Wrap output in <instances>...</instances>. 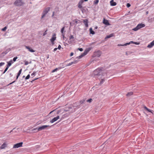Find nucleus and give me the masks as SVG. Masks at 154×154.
<instances>
[{
    "label": "nucleus",
    "mask_w": 154,
    "mask_h": 154,
    "mask_svg": "<svg viewBox=\"0 0 154 154\" xmlns=\"http://www.w3.org/2000/svg\"><path fill=\"white\" fill-rule=\"evenodd\" d=\"M24 77H25V76H23V78H24Z\"/></svg>",
    "instance_id": "obj_61"
},
{
    "label": "nucleus",
    "mask_w": 154,
    "mask_h": 154,
    "mask_svg": "<svg viewBox=\"0 0 154 154\" xmlns=\"http://www.w3.org/2000/svg\"><path fill=\"white\" fill-rule=\"evenodd\" d=\"M153 41H154V40Z\"/></svg>",
    "instance_id": "obj_64"
},
{
    "label": "nucleus",
    "mask_w": 154,
    "mask_h": 154,
    "mask_svg": "<svg viewBox=\"0 0 154 154\" xmlns=\"http://www.w3.org/2000/svg\"><path fill=\"white\" fill-rule=\"evenodd\" d=\"M145 25L144 24L140 23L138 24L137 26L135 28L132 29L133 30L136 31L141 28L144 27Z\"/></svg>",
    "instance_id": "obj_3"
},
{
    "label": "nucleus",
    "mask_w": 154,
    "mask_h": 154,
    "mask_svg": "<svg viewBox=\"0 0 154 154\" xmlns=\"http://www.w3.org/2000/svg\"><path fill=\"white\" fill-rule=\"evenodd\" d=\"M74 37L73 35H71L69 37V44H72L74 41Z\"/></svg>",
    "instance_id": "obj_11"
},
{
    "label": "nucleus",
    "mask_w": 154,
    "mask_h": 154,
    "mask_svg": "<svg viewBox=\"0 0 154 154\" xmlns=\"http://www.w3.org/2000/svg\"><path fill=\"white\" fill-rule=\"evenodd\" d=\"M64 29H65V27H63L61 29V32L62 33H64L63 32H64Z\"/></svg>",
    "instance_id": "obj_28"
},
{
    "label": "nucleus",
    "mask_w": 154,
    "mask_h": 154,
    "mask_svg": "<svg viewBox=\"0 0 154 154\" xmlns=\"http://www.w3.org/2000/svg\"><path fill=\"white\" fill-rule=\"evenodd\" d=\"M38 128H36L33 129L32 130V131H35V130H38Z\"/></svg>",
    "instance_id": "obj_49"
},
{
    "label": "nucleus",
    "mask_w": 154,
    "mask_h": 154,
    "mask_svg": "<svg viewBox=\"0 0 154 154\" xmlns=\"http://www.w3.org/2000/svg\"><path fill=\"white\" fill-rule=\"evenodd\" d=\"M134 44H136V45H139L140 43L139 42H134Z\"/></svg>",
    "instance_id": "obj_48"
},
{
    "label": "nucleus",
    "mask_w": 154,
    "mask_h": 154,
    "mask_svg": "<svg viewBox=\"0 0 154 154\" xmlns=\"http://www.w3.org/2000/svg\"><path fill=\"white\" fill-rule=\"evenodd\" d=\"M88 0H81L78 3V7L79 8L81 9V10H82V12H83V11L82 10V5L84 1L86 2Z\"/></svg>",
    "instance_id": "obj_5"
},
{
    "label": "nucleus",
    "mask_w": 154,
    "mask_h": 154,
    "mask_svg": "<svg viewBox=\"0 0 154 154\" xmlns=\"http://www.w3.org/2000/svg\"><path fill=\"white\" fill-rule=\"evenodd\" d=\"M7 63H8V64L6 66L7 67H8L9 68V67L11 65V63L10 62H8Z\"/></svg>",
    "instance_id": "obj_27"
},
{
    "label": "nucleus",
    "mask_w": 154,
    "mask_h": 154,
    "mask_svg": "<svg viewBox=\"0 0 154 154\" xmlns=\"http://www.w3.org/2000/svg\"><path fill=\"white\" fill-rule=\"evenodd\" d=\"M17 58V57H14L13 58V62H15L16 61V60Z\"/></svg>",
    "instance_id": "obj_35"
},
{
    "label": "nucleus",
    "mask_w": 154,
    "mask_h": 154,
    "mask_svg": "<svg viewBox=\"0 0 154 154\" xmlns=\"http://www.w3.org/2000/svg\"><path fill=\"white\" fill-rule=\"evenodd\" d=\"M154 45V41H153L151 42L149 44L147 47L149 48H152Z\"/></svg>",
    "instance_id": "obj_15"
},
{
    "label": "nucleus",
    "mask_w": 154,
    "mask_h": 154,
    "mask_svg": "<svg viewBox=\"0 0 154 154\" xmlns=\"http://www.w3.org/2000/svg\"><path fill=\"white\" fill-rule=\"evenodd\" d=\"M105 81V79L104 78L101 79L100 81V84H102L103 82Z\"/></svg>",
    "instance_id": "obj_26"
},
{
    "label": "nucleus",
    "mask_w": 154,
    "mask_h": 154,
    "mask_svg": "<svg viewBox=\"0 0 154 154\" xmlns=\"http://www.w3.org/2000/svg\"><path fill=\"white\" fill-rule=\"evenodd\" d=\"M101 52L100 51H97L94 53V57H99L101 54Z\"/></svg>",
    "instance_id": "obj_9"
},
{
    "label": "nucleus",
    "mask_w": 154,
    "mask_h": 154,
    "mask_svg": "<svg viewBox=\"0 0 154 154\" xmlns=\"http://www.w3.org/2000/svg\"><path fill=\"white\" fill-rule=\"evenodd\" d=\"M143 107H144V109L146 110V111H148L149 112H151L152 113V111L150 109H148L146 106H145Z\"/></svg>",
    "instance_id": "obj_21"
},
{
    "label": "nucleus",
    "mask_w": 154,
    "mask_h": 154,
    "mask_svg": "<svg viewBox=\"0 0 154 154\" xmlns=\"http://www.w3.org/2000/svg\"><path fill=\"white\" fill-rule=\"evenodd\" d=\"M102 75H103V74H102Z\"/></svg>",
    "instance_id": "obj_63"
},
{
    "label": "nucleus",
    "mask_w": 154,
    "mask_h": 154,
    "mask_svg": "<svg viewBox=\"0 0 154 154\" xmlns=\"http://www.w3.org/2000/svg\"><path fill=\"white\" fill-rule=\"evenodd\" d=\"M56 110V109H55L54 110H53L50 113H49V114H51V113H52V112H54V111H55V110Z\"/></svg>",
    "instance_id": "obj_55"
},
{
    "label": "nucleus",
    "mask_w": 154,
    "mask_h": 154,
    "mask_svg": "<svg viewBox=\"0 0 154 154\" xmlns=\"http://www.w3.org/2000/svg\"><path fill=\"white\" fill-rule=\"evenodd\" d=\"M103 23L106 25H110V24L108 20H106L105 18H104L103 19Z\"/></svg>",
    "instance_id": "obj_14"
},
{
    "label": "nucleus",
    "mask_w": 154,
    "mask_h": 154,
    "mask_svg": "<svg viewBox=\"0 0 154 154\" xmlns=\"http://www.w3.org/2000/svg\"><path fill=\"white\" fill-rule=\"evenodd\" d=\"M90 32L91 34L94 35L95 34L94 32L92 30L91 28L90 29Z\"/></svg>",
    "instance_id": "obj_23"
},
{
    "label": "nucleus",
    "mask_w": 154,
    "mask_h": 154,
    "mask_svg": "<svg viewBox=\"0 0 154 154\" xmlns=\"http://www.w3.org/2000/svg\"><path fill=\"white\" fill-rule=\"evenodd\" d=\"M54 12H53V14H52V17H54Z\"/></svg>",
    "instance_id": "obj_53"
},
{
    "label": "nucleus",
    "mask_w": 154,
    "mask_h": 154,
    "mask_svg": "<svg viewBox=\"0 0 154 154\" xmlns=\"http://www.w3.org/2000/svg\"><path fill=\"white\" fill-rule=\"evenodd\" d=\"M126 5L127 7L129 8L131 6V5L129 3H128Z\"/></svg>",
    "instance_id": "obj_42"
},
{
    "label": "nucleus",
    "mask_w": 154,
    "mask_h": 154,
    "mask_svg": "<svg viewBox=\"0 0 154 154\" xmlns=\"http://www.w3.org/2000/svg\"><path fill=\"white\" fill-rule=\"evenodd\" d=\"M113 36H114L113 33L109 35H107L106 36L105 38V39L109 38L110 37Z\"/></svg>",
    "instance_id": "obj_20"
},
{
    "label": "nucleus",
    "mask_w": 154,
    "mask_h": 154,
    "mask_svg": "<svg viewBox=\"0 0 154 154\" xmlns=\"http://www.w3.org/2000/svg\"><path fill=\"white\" fill-rule=\"evenodd\" d=\"M90 50H85L82 54L80 56L77 57V58H78V59L81 58L83 57L86 55Z\"/></svg>",
    "instance_id": "obj_6"
},
{
    "label": "nucleus",
    "mask_w": 154,
    "mask_h": 154,
    "mask_svg": "<svg viewBox=\"0 0 154 154\" xmlns=\"http://www.w3.org/2000/svg\"><path fill=\"white\" fill-rule=\"evenodd\" d=\"M56 34L55 33H54L52 35V38L50 39V41L52 42L53 45L54 44V42L56 40Z\"/></svg>",
    "instance_id": "obj_10"
},
{
    "label": "nucleus",
    "mask_w": 154,
    "mask_h": 154,
    "mask_svg": "<svg viewBox=\"0 0 154 154\" xmlns=\"http://www.w3.org/2000/svg\"><path fill=\"white\" fill-rule=\"evenodd\" d=\"M12 131V130H11V131H10V133H11Z\"/></svg>",
    "instance_id": "obj_59"
},
{
    "label": "nucleus",
    "mask_w": 154,
    "mask_h": 154,
    "mask_svg": "<svg viewBox=\"0 0 154 154\" xmlns=\"http://www.w3.org/2000/svg\"><path fill=\"white\" fill-rule=\"evenodd\" d=\"M9 62H10L11 64L13 63V61L12 60H10Z\"/></svg>",
    "instance_id": "obj_52"
},
{
    "label": "nucleus",
    "mask_w": 154,
    "mask_h": 154,
    "mask_svg": "<svg viewBox=\"0 0 154 154\" xmlns=\"http://www.w3.org/2000/svg\"><path fill=\"white\" fill-rule=\"evenodd\" d=\"M29 64V63L28 61H25V65H26Z\"/></svg>",
    "instance_id": "obj_46"
},
{
    "label": "nucleus",
    "mask_w": 154,
    "mask_h": 154,
    "mask_svg": "<svg viewBox=\"0 0 154 154\" xmlns=\"http://www.w3.org/2000/svg\"><path fill=\"white\" fill-rule=\"evenodd\" d=\"M99 2V0H95V1L94 2V4H97Z\"/></svg>",
    "instance_id": "obj_34"
},
{
    "label": "nucleus",
    "mask_w": 154,
    "mask_h": 154,
    "mask_svg": "<svg viewBox=\"0 0 154 154\" xmlns=\"http://www.w3.org/2000/svg\"><path fill=\"white\" fill-rule=\"evenodd\" d=\"M134 42L132 41H131L129 43H125L123 45H118V46H126L128 45H129L131 43L134 44Z\"/></svg>",
    "instance_id": "obj_16"
},
{
    "label": "nucleus",
    "mask_w": 154,
    "mask_h": 154,
    "mask_svg": "<svg viewBox=\"0 0 154 154\" xmlns=\"http://www.w3.org/2000/svg\"><path fill=\"white\" fill-rule=\"evenodd\" d=\"M62 35L63 36V38H64L65 37V33H62Z\"/></svg>",
    "instance_id": "obj_50"
},
{
    "label": "nucleus",
    "mask_w": 154,
    "mask_h": 154,
    "mask_svg": "<svg viewBox=\"0 0 154 154\" xmlns=\"http://www.w3.org/2000/svg\"><path fill=\"white\" fill-rule=\"evenodd\" d=\"M50 127V126H49L48 125H44L42 126H41L40 127L38 128V131H36V132L45 129L47 127Z\"/></svg>",
    "instance_id": "obj_7"
},
{
    "label": "nucleus",
    "mask_w": 154,
    "mask_h": 154,
    "mask_svg": "<svg viewBox=\"0 0 154 154\" xmlns=\"http://www.w3.org/2000/svg\"><path fill=\"white\" fill-rule=\"evenodd\" d=\"M79 105H78L77 103H74L73 104V106L74 107L75 106H78Z\"/></svg>",
    "instance_id": "obj_29"
},
{
    "label": "nucleus",
    "mask_w": 154,
    "mask_h": 154,
    "mask_svg": "<svg viewBox=\"0 0 154 154\" xmlns=\"http://www.w3.org/2000/svg\"><path fill=\"white\" fill-rule=\"evenodd\" d=\"M47 31V30H46L45 32L43 33V35L45 36L47 34L46 32Z\"/></svg>",
    "instance_id": "obj_45"
},
{
    "label": "nucleus",
    "mask_w": 154,
    "mask_h": 154,
    "mask_svg": "<svg viewBox=\"0 0 154 154\" xmlns=\"http://www.w3.org/2000/svg\"><path fill=\"white\" fill-rule=\"evenodd\" d=\"M6 144L5 143H4L1 145V146L0 147V148L2 149H4L6 147Z\"/></svg>",
    "instance_id": "obj_19"
},
{
    "label": "nucleus",
    "mask_w": 154,
    "mask_h": 154,
    "mask_svg": "<svg viewBox=\"0 0 154 154\" xmlns=\"http://www.w3.org/2000/svg\"><path fill=\"white\" fill-rule=\"evenodd\" d=\"M92 101V99L91 98H90L87 100V101L88 102L91 103Z\"/></svg>",
    "instance_id": "obj_31"
},
{
    "label": "nucleus",
    "mask_w": 154,
    "mask_h": 154,
    "mask_svg": "<svg viewBox=\"0 0 154 154\" xmlns=\"http://www.w3.org/2000/svg\"><path fill=\"white\" fill-rule=\"evenodd\" d=\"M50 8L48 7L45 8L43 11L42 12V18H44L45 15L47 14L48 12L50 11Z\"/></svg>",
    "instance_id": "obj_4"
},
{
    "label": "nucleus",
    "mask_w": 154,
    "mask_h": 154,
    "mask_svg": "<svg viewBox=\"0 0 154 154\" xmlns=\"http://www.w3.org/2000/svg\"><path fill=\"white\" fill-rule=\"evenodd\" d=\"M78 61V60H75L74 61L72 62V63H73V64H75V63H77Z\"/></svg>",
    "instance_id": "obj_39"
},
{
    "label": "nucleus",
    "mask_w": 154,
    "mask_h": 154,
    "mask_svg": "<svg viewBox=\"0 0 154 154\" xmlns=\"http://www.w3.org/2000/svg\"><path fill=\"white\" fill-rule=\"evenodd\" d=\"M30 78V75L29 74L26 77L25 79V80H26L28 79H29Z\"/></svg>",
    "instance_id": "obj_30"
},
{
    "label": "nucleus",
    "mask_w": 154,
    "mask_h": 154,
    "mask_svg": "<svg viewBox=\"0 0 154 154\" xmlns=\"http://www.w3.org/2000/svg\"><path fill=\"white\" fill-rule=\"evenodd\" d=\"M25 47L29 51L31 52H35V51L34 50L32 49L31 47H29V46H25Z\"/></svg>",
    "instance_id": "obj_13"
},
{
    "label": "nucleus",
    "mask_w": 154,
    "mask_h": 154,
    "mask_svg": "<svg viewBox=\"0 0 154 154\" xmlns=\"http://www.w3.org/2000/svg\"><path fill=\"white\" fill-rule=\"evenodd\" d=\"M78 50H79V51H82L83 50V49L82 48H78Z\"/></svg>",
    "instance_id": "obj_44"
},
{
    "label": "nucleus",
    "mask_w": 154,
    "mask_h": 154,
    "mask_svg": "<svg viewBox=\"0 0 154 154\" xmlns=\"http://www.w3.org/2000/svg\"><path fill=\"white\" fill-rule=\"evenodd\" d=\"M10 77H12L13 76V75L11 73L10 74Z\"/></svg>",
    "instance_id": "obj_58"
},
{
    "label": "nucleus",
    "mask_w": 154,
    "mask_h": 154,
    "mask_svg": "<svg viewBox=\"0 0 154 154\" xmlns=\"http://www.w3.org/2000/svg\"><path fill=\"white\" fill-rule=\"evenodd\" d=\"M85 101V100H83L80 101V103L81 104L83 103Z\"/></svg>",
    "instance_id": "obj_43"
},
{
    "label": "nucleus",
    "mask_w": 154,
    "mask_h": 154,
    "mask_svg": "<svg viewBox=\"0 0 154 154\" xmlns=\"http://www.w3.org/2000/svg\"><path fill=\"white\" fill-rule=\"evenodd\" d=\"M23 143L22 142L16 143L14 145L13 148H17L22 146Z\"/></svg>",
    "instance_id": "obj_8"
},
{
    "label": "nucleus",
    "mask_w": 154,
    "mask_h": 154,
    "mask_svg": "<svg viewBox=\"0 0 154 154\" xmlns=\"http://www.w3.org/2000/svg\"><path fill=\"white\" fill-rule=\"evenodd\" d=\"M38 79V78H36V79H35L34 80H36V79Z\"/></svg>",
    "instance_id": "obj_62"
},
{
    "label": "nucleus",
    "mask_w": 154,
    "mask_h": 154,
    "mask_svg": "<svg viewBox=\"0 0 154 154\" xmlns=\"http://www.w3.org/2000/svg\"><path fill=\"white\" fill-rule=\"evenodd\" d=\"M72 64H73V63H72V62L71 63H69L67 65V66H69L72 65Z\"/></svg>",
    "instance_id": "obj_40"
},
{
    "label": "nucleus",
    "mask_w": 154,
    "mask_h": 154,
    "mask_svg": "<svg viewBox=\"0 0 154 154\" xmlns=\"http://www.w3.org/2000/svg\"><path fill=\"white\" fill-rule=\"evenodd\" d=\"M78 61V60H75L74 61L72 62V63H73V64H75V63H77Z\"/></svg>",
    "instance_id": "obj_38"
},
{
    "label": "nucleus",
    "mask_w": 154,
    "mask_h": 154,
    "mask_svg": "<svg viewBox=\"0 0 154 154\" xmlns=\"http://www.w3.org/2000/svg\"><path fill=\"white\" fill-rule=\"evenodd\" d=\"M22 71V69H20V70L19 71L17 74V76L16 79H17L18 78L19 76L20 75V74L21 73Z\"/></svg>",
    "instance_id": "obj_22"
},
{
    "label": "nucleus",
    "mask_w": 154,
    "mask_h": 154,
    "mask_svg": "<svg viewBox=\"0 0 154 154\" xmlns=\"http://www.w3.org/2000/svg\"><path fill=\"white\" fill-rule=\"evenodd\" d=\"M61 110H58L57 112V114H59L60 112L61 111Z\"/></svg>",
    "instance_id": "obj_47"
},
{
    "label": "nucleus",
    "mask_w": 154,
    "mask_h": 154,
    "mask_svg": "<svg viewBox=\"0 0 154 154\" xmlns=\"http://www.w3.org/2000/svg\"><path fill=\"white\" fill-rule=\"evenodd\" d=\"M73 52H71V53H70V56H73Z\"/></svg>",
    "instance_id": "obj_54"
},
{
    "label": "nucleus",
    "mask_w": 154,
    "mask_h": 154,
    "mask_svg": "<svg viewBox=\"0 0 154 154\" xmlns=\"http://www.w3.org/2000/svg\"><path fill=\"white\" fill-rule=\"evenodd\" d=\"M35 73H36V72H34L31 74V75L32 76H35Z\"/></svg>",
    "instance_id": "obj_41"
},
{
    "label": "nucleus",
    "mask_w": 154,
    "mask_h": 154,
    "mask_svg": "<svg viewBox=\"0 0 154 154\" xmlns=\"http://www.w3.org/2000/svg\"><path fill=\"white\" fill-rule=\"evenodd\" d=\"M133 94V93L132 92H131L128 93L126 94V96L127 97H129L131 96V95H132Z\"/></svg>",
    "instance_id": "obj_24"
},
{
    "label": "nucleus",
    "mask_w": 154,
    "mask_h": 154,
    "mask_svg": "<svg viewBox=\"0 0 154 154\" xmlns=\"http://www.w3.org/2000/svg\"><path fill=\"white\" fill-rule=\"evenodd\" d=\"M15 82V81H13L12 82L10 83L9 85H11L12 84H13V83H14V82Z\"/></svg>",
    "instance_id": "obj_57"
},
{
    "label": "nucleus",
    "mask_w": 154,
    "mask_h": 154,
    "mask_svg": "<svg viewBox=\"0 0 154 154\" xmlns=\"http://www.w3.org/2000/svg\"><path fill=\"white\" fill-rule=\"evenodd\" d=\"M110 5L111 6H114L116 5V2H114L113 0H112L110 2Z\"/></svg>",
    "instance_id": "obj_18"
},
{
    "label": "nucleus",
    "mask_w": 154,
    "mask_h": 154,
    "mask_svg": "<svg viewBox=\"0 0 154 154\" xmlns=\"http://www.w3.org/2000/svg\"><path fill=\"white\" fill-rule=\"evenodd\" d=\"M58 48H55L54 49V51H56L57 49Z\"/></svg>",
    "instance_id": "obj_56"
},
{
    "label": "nucleus",
    "mask_w": 154,
    "mask_h": 154,
    "mask_svg": "<svg viewBox=\"0 0 154 154\" xmlns=\"http://www.w3.org/2000/svg\"><path fill=\"white\" fill-rule=\"evenodd\" d=\"M14 4L16 6H19L22 5L24 3L22 0H16Z\"/></svg>",
    "instance_id": "obj_2"
},
{
    "label": "nucleus",
    "mask_w": 154,
    "mask_h": 154,
    "mask_svg": "<svg viewBox=\"0 0 154 154\" xmlns=\"http://www.w3.org/2000/svg\"><path fill=\"white\" fill-rule=\"evenodd\" d=\"M60 116H57L56 117L54 118L51 120L50 121V122L51 123H53L54 122L57 121L58 119H59Z\"/></svg>",
    "instance_id": "obj_12"
},
{
    "label": "nucleus",
    "mask_w": 154,
    "mask_h": 154,
    "mask_svg": "<svg viewBox=\"0 0 154 154\" xmlns=\"http://www.w3.org/2000/svg\"><path fill=\"white\" fill-rule=\"evenodd\" d=\"M94 75L95 77L97 76H99L102 74V69L98 68L95 70L94 72Z\"/></svg>",
    "instance_id": "obj_1"
},
{
    "label": "nucleus",
    "mask_w": 154,
    "mask_h": 154,
    "mask_svg": "<svg viewBox=\"0 0 154 154\" xmlns=\"http://www.w3.org/2000/svg\"><path fill=\"white\" fill-rule=\"evenodd\" d=\"M83 23H84L85 26L88 27V22L87 19H85L83 20Z\"/></svg>",
    "instance_id": "obj_17"
},
{
    "label": "nucleus",
    "mask_w": 154,
    "mask_h": 154,
    "mask_svg": "<svg viewBox=\"0 0 154 154\" xmlns=\"http://www.w3.org/2000/svg\"><path fill=\"white\" fill-rule=\"evenodd\" d=\"M5 63L4 62H1L0 63V67L2 66L5 64Z\"/></svg>",
    "instance_id": "obj_36"
},
{
    "label": "nucleus",
    "mask_w": 154,
    "mask_h": 154,
    "mask_svg": "<svg viewBox=\"0 0 154 154\" xmlns=\"http://www.w3.org/2000/svg\"><path fill=\"white\" fill-rule=\"evenodd\" d=\"M8 68H9L8 67L6 66V67L5 69V70L3 72V74H4L8 70Z\"/></svg>",
    "instance_id": "obj_32"
},
{
    "label": "nucleus",
    "mask_w": 154,
    "mask_h": 154,
    "mask_svg": "<svg viewBox=\"0 0 154 154\" xmlns=\"http://www.w3.org/2000/svg\"><path fill=\"white\" fill-rule=\"evenodd\" d=\"M60 69V68H56L54 69L52 71V72H54L57 71L58 69Z\"/></svg>",
    "instance_id": "obj_25"
},
{
    "label": "nucleus",
    "mask_w": 154,
    "mask_h": 154,
    "mask_svg": "<svg viewBox=\"0 0 154 154\" xmlns=\"http://www.w3.org/2000/svg\"><path fill=\"white\" fill-rule=\"evenodd\" d=\"M61 48V46H60V45H59L58 46V48L59 49H60V48Z\"/></svg>",
    "instance_id": "obj_51"
},
{
    "label": "nucleus",
    "mask_w": 154,
    "mask_h": 154,
    "mask_svg": "<svg viewBox=\"0 0 154 154\" xmlns=\"http://www.w3.org/2000/svg\"><path fill=\"white\" fill-rule=\"evenodd\" d=\"M78 61V60H75L74 61L72 62V63H73V64H75V63H77Z\"/></svg>",
    "instance_id": "obj_37"
},
{
    "label": "nucleus",
    "mask_w": 154,
    "mask_h": 154,
    "mask_svg": "<svg viewBox=\"0 0 154 154\" xmlns=\"http://www.w3.org/2000/svg\"><path fill=\"white\" fill-rule=\"evenodd\" d=\"M7 29V27L6 26H5L4 28H3L2 29V31H5Z\"/></svg>",
    "instance_id": "obj_33"
},
{
    "label": "nucleus",
    "mask_w": 154,
    "mask_h": 154,
    "mask_svg": "<svg viewBox=\"0 0 154 154\" xmlns=\"http://www.w3.org/2000/svg\"><path fill=\"white\" fill-rule=\"evenodd\" d=\"M97 26L96 27V28H95L96 29H97Z\"/></svg>",
    "instance_id": "obj_60"
}]
</instances>
